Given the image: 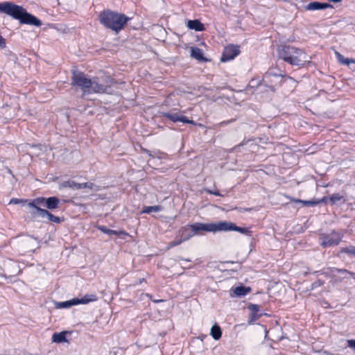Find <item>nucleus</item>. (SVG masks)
Here are the masks:
<instances>
[{
  "mask_svg": "<svg viewBox=\"0 0 355 355\" xmlns=\"http://www.w3.org/2000/svg\"><path fill=\"white\" fill-rule=\"evenodd\" d=\"M0 12L11 16L15 19H18L21 24H31L35 26H40L42 25V22L39 19L28 13L23 7L12 2L5 1L0 3Z\"/></svg>",
  "mask_w": 355,
  "mask_h": 355,
  "instance_id": "nucleus-1",
  "label": "nucleus"
},
{
  "mask_svg": "<svg viewBox=\"0 0 355 355\" xmlns=\"http://www.w3.org/2000/svg\"><path fill=\"white\" fill-rule=\"evenodd\" d=\"M71 85L80 87L83 93H103L107 87L99 84L96 78H88L85 74L80 71H73Z\"/></svg>",
  "mask_w": 355,
  "mask_h": 355,
  "instance_id": "nucleus-2",
  "label": "nucleus"
},
{
  "mask_svg": "<svg viewBox=\"0 0 355 355\" xmlns=\"http://www.w3.org/2000/svg\"><path fill=\"white\" fill-rule=\"evenodd\" d=\"M279 57L291 65L304 66L310 62L311 57L302 49L292 46H285L279 52Z\"/></svg>",
  "mask_w": 355,
  "mask_h": 355,
  "instance_id": "nucleus-3",
  "label": "nucleus"
},
{
  "mask_svg": "<svg viewBox=\"0 0 355 355\" xmlns=\"http://www.w3.org/2000/svg\"><path fill=\"white\" fill-rule=\"evenodd\" d=\"M98 17L102 24L116 32L121 30L130 19L123 14L110 10L101 12Z\"/></svg>",
  "mask_w": 355,
  "mask_h": 355,
  "instance_id": "nucleus-4",
  "label": "nucleus"
},
{
  "mask_svg": "<svg viewBox=\"0 0 355 355\" xmlns=\"http://www.w3.org/2000/svg\"><path fill=\"white\" fill-rule=\"evenodd\" d=\"M212 223V232L236 231L243 234H247L250 230L245 227H240L235 223L230 221H218Z\"/></svg>",
  "mask_w": 355,
  "mask_h": 355,
  "instance_id": "nucleus-5",
  "label": "nucleus"
},
{
  "mask_svg": "<svg viewBox=\"0 0 355 355\" xmlns=\"http://www.w3.org/2000/svg\"><path fill=\"white\" fill-rule=\"evenodd\" d=\"M182 112L181 111L176 112V110H173L168 112H160V115L174 123L182 122L184 123H189L193 125L196 124L193 121L188 119L187 116L182 114Z\"/></svg>",
  "mask_w": 355,
  "mask_h": 355,
  "instance_id": "nucleus-6",
  "label": "nucleus"
},
{
  "mask_svg": "<svg viewBox=\"0 0 355 355\" xmlns=\"http://www.w3.org/2000/svg\"><path fill=\"white\" fill-rule=\"evenodd\" d=\"M341 239L342 236L339 233L333 232L329 234L323 236L321 244L323 247L336 245L339 244Z\"/></svg>",
  "mask_w": 355,
  "mask_h": 355,
  "instance_id": "nucleus-7",
  "label": "nucleus"
},
{
  "mask_svg": "<svg viewBox=\"0 0 355 355\" xmlns=\"http://www.w3.org/2000/svg\"><path fill=\"white\" fill-rule=\"evenodd\" d=\"M239 53V49L237 46L230 45L225 48L221 57L222 62H227L233 60Z\"/></svg>",
  "mask_w": 355,
  "mask_h": 355,
  "instance_id": "nucleus-8",
  "label": "nucleus"
},
{
  "mask_svg": "<svg viewBox=\"0 0 355 355\" xmlns=\"http://www.w3.org/2000/svg\"><path fill=\"white\" fill-rule=\"evenodd\" d=\"M329 8H332V6L328 3H321L318 1H312L304 6V8L306 10L310 11L324 10Z\"/></svg>",
  "mask_w": 355,
  "mask_h": 355,
  "instance_id": "nucleus-9",
  "label": "nucleus"
},
{
  "mask_svg": "<svg viewBox=\"0 0 355 355\" xmlns=\"http://www.w3.org/2000/svg\"><path fill=\"white\" fill-rule=\"evenodd\" d=\"M194 234H200L202 232H212V223H196L191 225Z\"/></svg>",
  "mask_w": 355,
  "mask_h": 355,
  "instance_id": "nucleus-10",
  "label": "nucleus"
},
{
  "mask_svg": "<svg viewBox=\"0 0 355 355\" xmlns=\"http://www.w3.org/2000/svg\"><path fill=\"white\" fill-rule=\"evenodd\" d=\"M250 291L251 288L250 287L239 286L235 288H232L230 291V295L232 297H243L248 295Z\"/></svg>",
  "mask_w": 355,
  "mask_h": 355,
  "instance_id": "nucleus-11",
  "label": "nucleus"
},
{
  "mask_svg": "<svg viewBox=\"0 0 355 355\" xmlns=\"http://www.w3.org/2000/svg\"><path fill=\"white\" fill-rule=\"evenodd\" d=\"M332 275L338 280H342L348 277V275L354 277V274L345 269L334 268L331 270Z\"/></svg>",
  "mask_w": 355,
  "mask_h": 355,
  "instance_id": "nucleus-12",
  "label": "nucleus"
},
{
  "mask_svg": "<svg viewBox=\"0 0 355 355\" xmlns=\"http://www.w3.org/2000/svg\"><path fill=\"white\" fill-rule=\"evenodd\" d=\"M71 331H61L59 333H54L52 336V342L55 343H61L68 342L67 336L71 335Z\"/></svg>",
  "mask_w": 355,
  "mask_h": 355,
  "instance_id": "nucleus-13",
  "label": "nucleus"
},
{
  "mask_svg": "<svg viewBox=\"0 0 355 355\" xmlns=\"http://www.w3.org/2000/svg\"><path fill=\"white\" fill-rule=\"evenodd\" d=\"M179 235L181 238H182V240L186 241L193 237L195 234L190 225L189 226L182 227L179 231Z\"/></svg>",
  "mask_w": 355,
  "mask_h": 355,
  "instance_id": "nucleus-14",
  "label": "nucleus"
},
{
  "mask_svg": "<svg viewBox=\"0 0 355 355\" xmlns=\"http://www.w3.org/2000/svg\"><path fill=\"white\" fill-rule=\"evenodd\" d=\"M60 202L57 197L45 198V207L51 210L55 209L58 207Z\"/></svg>",
  "mask_w": 355,
  "mask_h": 355,
  "instance_id": "nucleus-15",
  "label": "nucleus"
},
{
  "mask_svg": "<svg viewBox=\"0 0 355 355\" xmlns=\"http://www.w3.org/2000/svg\"><path fill=\"white\" fill-rule=\"evenodd\" d=\"M187 27L196 31H201L205 29L204 25L198 19L189 20L187 21Z\"/></svg>",
  "mask_w": 355,
  "mask_h": 355,
  "instance_id": "nucleus-16",
  "label": "nucleus"
},
{
  "mask_svg": "<svg viewBox=\"0 0 355 355\" xmlns=\"http://www.w3.org/2000/svg\"><path fill=\"white\" fill-rule=\"evenodd\" d=\"M78 302H79L78 301V298H73L72 300H67L65 302H57L55 304V306H56V308H58V309H66V308H69L74 305H77V304H78Z\"/></svg>",
  "mask_w": 355,
  "mask_h": 355,
  "instance_id": "nucleus-17",
  "label": "nucleus"
},
{
  "mask_svg": "<svg viewBox=\"0 0 355 355\" xmlns=\"http://www.w3.org/2000/svg\"><path fill=\"white\" fill-rule=\"evenodd\" d=\"M42 214V218H47L49 220L55 223H60L62 220L60 218L53 215L48 210H40Z\"/></svg>",
  "mask_w": 355,
  "mask_h": 355,
  "instance_id": "nucleus-18",
  "label": "nucleus"
},
{
  "mask_svg": "<svg viewBox=\"0 0 355 355\" xmlns=\"http://www.w3.org/2000/svg\"><path fill=\"white\" fill-rule=\"evenodd\" d=\"M336 58L339 63L349 66L351 64H355V60L352 58H346L341 53L336 51Z\"/></svg>",
  "mask_w": 355,
  "mask_h": 355,
  "instance_id": "nucleus-19",
  "label": "nucleus"
},
{
  "mask_svg": "<svg viewBox=\"0 0 355 355\" xmlns=\"http://www.w3.org/2000/svg\"><path fill=\"white\" fill-rule=\"evenodd\" d=\"M191 56L199 61L205 60L203 57L202 51L198 47H192L191 49Z\"/></svg>",
  "mask_w": 355,
  "mask_h": 355,
  "instance_id": "nucleus-20",
  "label": "nucleus"
},
{
  "mask_svg": "<svg viewBox=\"0 0 355 355\" xmlns=\"http://www.w3.org/2000/svg\"><path fill=\"white\" fill-rule=\"evenodd\" d=\"M45 207V198L40 197L35 198L28 203V207Z\"/></svg>",
  "mask_w": 355,
  "mask_h": 355,
  "instance_id": "nucleus-21",
  "label": "nucleus"
},
{
  "mask_svg": "<svg viewBox=\"0 0 355 355\" xmlns=\"http://www.w3.org/2000/svg\"><path fill=\"white\" fill-rule=\"evenodd\" d=\"M210 334L214 340L220 339L222 336L220 327L217 324L214 325L211 329Z\"/></svg>",
  "mask_w": 355,
  "mask_h": 355,
  "instance_id": "nucleus-22",
  "label": "nucleus"
},
{
  "mask_svg": "<svg viewBox=\"0 0 355 355\" xmlns=\"http://www.w3.org/2000/svg\"><path fill=\"white\" fill-rule=\"evenodd\" d=\"M162 210V207L160 205L147 206L144 207L141 211V214H150L151 212H159Z\"/></svg>",
  "mask_w": 355,
  "mask_h": 355,
  "instance_id": "nucleus-23",
  "label": "nucleus"
},
{
  "mask_svg": "<svg viewBox=\"0 0 355 355\" xmlns=\"http://www.w3.org/2000/svg\"><path fill=\"white\" fill-rule=\"evenodd\" d=\"M96 300H97V297H96V295H94V294L85 295L84 297H83L80 299L78 298V301L79 302L78 304H87L90 302L96 301Z\"/></svg>",
  "mask_w": 355,
  "mask_h": 355,
  "instance_id": "nucleus-24",
  "label": "nucleus"
},
{
  "mask_svg": "<svg viewBox=\"0 0 355 355\" xmlns=\"http://www.w3.org/2000/svg\"><path fill=\"white\" fill-rule=\"evenodd\" d=\"M89 189L91 190L98 191V187L92 182L79 183L78 189Z\"/></svg>",
  "mask_w": 355,
  "mask_h": 355,
  "instance_id": "nucleus-25",
  "label": "nucleus"
},
{
  "mask_svg": "<svg viewBox=\"0 0 355 355\" xmlns=\"http://www.w3.org/2000/svg\"><path fill=\"white\" fill-rule=\"evenodd\" d=\"M29 209H31L30 213L32 215L33 218H36L37 216L42 217V214L40 212V210H46L45 209H42L41 207H28Z\"/></svg>",
  "mask_w": 355,
  "mask_h": 355,
  "instance_id": "nucleus-26",
  "label": "nucleus"
},
{
  "mask_svg": "<svg viewBox=\"0 0 355 355\" xmlns=\"http://www.w3.org/2000/svg\"><path fill=\"white\" fill-rule=\"evenodd\" d=\"M79 183H76L73 181H66L60 184V188L69 187L74 189H78V185Z\"/></svg>",
  "mask_w": 355,
  "mask_h": 355,
  "instance_id": "nucleus-27",
  "label": "nucleus"
},
{
  "mask_svg": "<svg viewBox=\"0 0 355 355\" xmlns=\"http://www.w3.org/2000/svg\"><path fill=\"white\" fill-rule=\"evenodd\" d=\"M291 200L295 202H300L305 206H313L317 205L318 202L313 200H302L298 199L291 198Z\"/></svg>",
  "mask_w": 355,
  "mask_h": 355,
  "instance_id": "nucleus-28",
  "label": "nucleus"
},
{
  "mask_svg": "<svg viewBox=\"0 0 355 355\" xmlns=\"http://www.w3.org/2000/svg\"><path fill=\"white\" fill-rule=\"evenodd\" d=\"M98 229L100 231H101L102 232H103L106 234H108V235H118L119 234L118 232L108 229L105 226H98Z\"/></svg>",
  "mask_w": 355,
  "mask_h": 355,
  "instance_id": "nucleus-29",
  "label": "nucleus"
},
{
  "mask_svg": "<svg viewBox=\"0 0 355 355\" xmlns=\"http://www.w3.org/2000/svg\"><path fill=\"white\" fill-rule=\"evenodd\" d=\"M184 241V240H182V238H181V237L180 236V235H178V236L176 237V239H175L173 241H172V242H171V243H168V248L169 249V248H173V247H175V246L179 245H180L182 243H183Z\"/></svg>",
  "mask_w": 355,
  "mask_h": 355,
  "instance_id": "nucleus-30",
  "label": "nucleus"
},
{
  "mask_svg": "<svg viewBox=\"0 0 355 355\" xmlns=\"http://www.w3.org/2000/svg\"><path fill=\"white\" fill-rule=\"evenodd\" d=\"M343 196L340 193H334L331 196H329V199L331 202V203L334 204L343 199Z\"/></svg>",
  "mask_w": 355,
  "mask_h": 355,
  "instance_id": "nucleus-31",
  "label": "nucleus"
},
{
  "mask_svg": "<svg viewBox=\"0 0 355 355\" xmlns=\"http://www.w3.org/2000/svg\"><path fill=\"white\" fill-rule=\"evenodd\" d=\"M342 252L355 256V246H349L342 249Z\"/></svg>",
  "mask_w": 355,
  "mask_h": 355,
  "instance_id": "nucleus-32",
  "label": "nucleus"
},
{
  "mask_svg": "<svg viewBox=\"0 0 355 355\" xmlns=\"http://www.w3.org/2000/svg\"><path fill=\"white\" fill-rule=\"evenodd\" d=\"M248 309L253 313H257L259 311V306L257 304H251L248 306Z\"/></svg>",
  "mask_w": 355,
  "mask_h": 355,
  "instance_id": "nucleus-33",
  "label": "nucleus"
},
{
  "mask_svg": "<svg viewBox=\"0 0 355 355\" xmlns=\"http://www.w3.org/2000/svg\"><path fill=\"white\" fill-rule=\"evenodd\" d=\"M27 202L26 200L18 199V198H12L10 200V204L17 205V204H19V203H21V202Z\"/></svg>",
  "mask_w": 355,
  "mask_h": 355,
  "instance_id": "nucleus-34",
  "label": "nucleus"
},
{
  "mask_svg": "<svg viewBox=\"0 0 355 355\" xmlns=\"http://www.w3.org/2000/svg\"><path fill=\"white\" fill-rule=\"evenodd\" d=\"M205 191L210 193V194H213V195H215V196H223V195H221L218 191L215 190V191H212V190H209V189H205Z\"/></svg>",
  "mask_w": 355,
  "mask_h": 355,
  "instance_id": "nucleus-35",
  "label": "nucleus"
},
{
  "mask_svg": "<svg viewBox=\"0 0 355 355\" xmlns=\"http://www.w3.org/2000/svg\"><path fill=\"white\" fill-rule=\"evenodd\" d=\"M6 40L0 35V47L3 49L6 48Z\"/></svg>",
  "mask_w": 355,
  "mask_h": 355,
  "instance_id": "nucleus-36",
  "label": "nucleus"
},
{
  "mask_svg": "<svg viewBox=\"0 0 355 355\" xmlns=\"http://www.w3.org/2000/svg\"><path fill=\"white\" fill-rule=\"evenodd\" d=\"M259 318V316L257 315V313H252L250 314V320H249V322L250 323H252V322H254V320H256L257 318Z\"/></svg>",
  "mask_w": 355,
  "mask_h": 355,
  "instance_id": "nucleus-37",
  "label": "nucleus"
},
{
  "mask_svg": "<svg viewBox=\"0 0 355 355\" xmlns=\"http://www.w3.org/2000/svg\"><path fill=\"white\" fill-rule=\"evenodd\" d=\"M347 343L349 347L355 349V340H349Z\"/></svg>",
  "mask_w": 355,
  "mask_h": 355,
  "instance_id": "nucleus-38",
  "label": "nucleus"
},
{
  "mask_svg": "<svg viewBox=\"0 0 355 355\" xmlns=\"http://www.w3.org/2000/svg\"><path fill=\"white\" fill-rule=\"evenodd\" d=\"M329 1L334 2V3H338V2H340L342 0H329Z\"/></svg>",
  "mask_w": 355,
  "mask_h": 355,
  "instance_id": "nucleus-39",
  "label": "nucleus"
},
{
  "mask_svg": "<svg viewBox=\"0 0 355 355\" xmlns=\"http://www.w3.org/2000/svg\"><path fill=\"white\" fill-rule=\"evenodd\" d=\"M232 121H226V122H223L222 124H227L229 123L230 122H231Z\"/></svg>",
  "mask_w": 355,
  "mask_h": 355,
  "instance_id": "nucleus-40",
  "label": "nucleus"
}]
</instances>
